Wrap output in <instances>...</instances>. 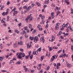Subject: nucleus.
<instances>
[{
    "label": "nucleus",
    "mask_w": 73,
    "mask_h": 73,
    "mask_svg": "<svg viewBox=\"0 0 73 73\" xmlns=\"http://www.w3.org/2000/svg\"><path fill=\"white\" fill-rule=\"evenodd\" d=\"M57 56H56V55H55L52 56V57L51 58L50 61L51 62H53L54 60V59L57 58Z\"/></svg>",
    "instance_id": "f257e3e1"
},
{
    "label": "nucleus",
    "mask_w": 73,
    "mask_h": 73,
    "mask_svg": "<svg viewBox=\"0 0 73 73\" xmlns=\"http://www.w3.org/2000/svg\"><path fill=\"white\" fill-rule=\"evenodd\" d=\"M34 40L35 42L36 43V42H37V41H38L39 39L38 36H36L34 38Z\"/></svg>",
    "instance_id": "f03ea898"
},
{
    "label": "nucleus",
    "mask_w": 73,
    "mask_h": 73,
    "mask_svg": "<svg viewBox=\"0 0 73 73\" xmlns=\"http://www.w3.org/2000/svg\"><path fill=\"white\" fill-rule=\"evenodd\" d=\"M41 41H43L42 43L44 44L45 42V39H44V36H42L40 38Z\"/></svg>",
    "instance_id": "7ed1b4c3"
},
{
    "label": "nucleus",
    "mask_w": 73,
    "mask_h": 73,
    "mask_svg": "<svg viewBox=\"0 0 73 73\" xmlns=\"http://www.w3.org/2000/svg\"><path fill=\"white\" fill-rule=\"evenodd\" d=\"M58 66H61V64H60V63H57V64L56 65V66H57L56 69H58L59 68Z\"/></svg>",
    "instance_id": "20e7f679"
},
{
    "label": "nucleus",
    "mask_w": 73,
    "mask_h": 73,
    "mask_svg": "<svg viewBox=\"0 0 73 73\" xmlns=\"http://www.w3.org/2000/svg\"><path fill=\"white\" fill-rule=\"evenodd\" d=\"M38 53V52H37V51H34L33 52V54L34 55H35V54H36V55H37Z\"/></svg>",
    "instance_id": "39448f33"
},
{
    "label": "nucleus",
    "mask_w": 73,
    "mask_h": 73,
    "mask_svg": "<svg viewBox=\"0 0 73 73\" xmlns=\"http://www.w3.org/2000/svg\"><path fill=\"white\" fill-rule=\"evenodd\" d=\"M65 54H66V53H65L64 54H61L60 56V57H65Z\"/></svg>",
    "instance_id": "423d86ee"
},
{
    "label": "nucleus",
    "mask_w": 73,
    "mask_h": 73,
    "mask_svg": "<svg viewBox=\"0 0 73 73\" xmlns=\"http://www.w3.org/2000/svg\"><path fill=\"white\" fill-rule=\"evenodd\" d=\"M21 35H24V34H26V32L24 31L21 32Z\"/></svg>",
    "instance_id": "0eeeda50"
},
{
    "label": "nucleus",
    "mask_w": 73,
    "mask_h": 73,
    "mask_svg": "<svg viewBox=\"0 0 73 73\" xmlns=\"http://www.w3.org/2000/svg\"><path fill=\"white\" fill-rule=\"evenodd\" d=\"M22 56L23 57H24V56H25V57H26V58L27 59H28V56H25V54L23 53L22 54Z\"/></svg>",
    "instance_id": "6e6552de"
},
{
    "label": "nucleus",
    "mask_w": 73,
    "mask_h": 73,
    "mask_svg": "<svg viewBox=\"0 0 73 73\" xmlns=\"http://www.w3.org/2000/svg\"><path fill=\"white\" fill-rule=\"evenodd\" d=\"M29 39L31 41H33V40H34V37H33V36H30L29 37Z\"/></svg>",
    "instance_id": "1a4fd4ad"
},
{
    "label": "nucleus",
    "mask_w": 73,
    "mask_h": 73,
    "mask_svg": "<svg viewBox=\"0 0 73 73\" xmlns=\"http://www.w3.org/2000/svg\"><path fill=\"white\" fill-rule=\"evenodd\" d=\"M23 67L24 69H25V71L27 72V71H28V68H26V66H23Z\"/></svg>",
    "instance_id": "9d476101"
},
{
    "label": "nucleus",
    "mask_w": 73,
    "mask_h": 73,
    "mask_svg": "<svg viewBox=\"0 0 73 73\" xmlns=\"http://www.w3.org/2000/svg\"><path fill=\"white\" fill-rule=\"evenodd\" d=\"M31 46H32V44H28V48H30Z\"/></svg>",
    "instance_id": "9b49d317"
},
{
    "label": "nucleus",
    "mask_w": 73,
    "mask_h": 73,
    "mask_svg": "<svg viewBox=\"0 0 73 73\" xmlns=\"http://www.w3.org/2000/svg\"><path fill=\"white\" fill-rule=\"evenodd\" d=\"M44 56H42L40 57V60L42 61L43 60V59H44Z\"/></svg>",
    "instance_id": "f8f14e48"
},
{
    "label": "nucleus",
    "mask_w": 73,
    "mask_h": 73,
    "mask_svg": "<svg viewBox=\"0 0 73 73\" xmlns=\"http://www.w3.org/2000/svg\"><path fill=\"white\" fill-rule=\"evenodd\" d=\"M49 0H48L47 1H46L45 2V4H49Z\"/></svg>",
    "instance_id": "ddd939ff"
},
{
    "label": "nucleus",
    "mask_w": 73,
    "mask_h": 73,
    "mask_svg": "<svg viewBox=\"0 0 73 73\" xmlns=\"http://www.w3.org/2000/svg\"><path fill=\"white\" fill-rule=\"evenodd\" d=\"M69 29L71 31V32H73V29H72V28H71V26H69Z\"/></svg>",
    "instance_id": "4468645a"
},
{
    "label": "nucleus",
    "mask_w": 73,
    "mask_h": 73,
    "mask_svg": "<svg viewBox=\"0 0 73 73\" xmlns=\"http://www.w3.org/2000/svg\"><path fill=\"white\" fill-rule=\"evenodd\" d=\"M41 47H40V48H39L38 49H37V51H38V52H41Z\"/></svg>",
    "instance_id": "2eb2a0df"
},
{
    "label": "nucleus",
    "mask_w": 73,
    "mask_h": 73,
    "mask_svg": "<svg viewBox=\"0 0 73 73\" xmlns=\"http://www.w3.org/2000/svg\"><path fill=\"white\" fill-rule=\"evenodd\" d=\"M17 64H21V61L20 60H19L18 62L16 63Z\"/></svg>",
    "instance_id": "dca6fc26"
},
{
    "label": "nucleus",
    "mask_w": 73,
    "mask_h": 73,
    "mask_svg": "<svg viewBox=\"0 0 73 73\" xmlns=\"http://www.w3.org/2000/svg\"><path fill=\"white\" fill-rule=\"evenodd\" d=\"M18 58L19 59H21L22 58V56H18Z\"/></svg>",
    "instance_id": "f3484780"
},
{
    "label": "nucleus",
    "mask_w": 73,
    "mask_h": 73,
    "mask_svg": "<svg viewBox=\"0 0 73 73\" xmlns=\"http://www.w3.org/2000/svg\"><path fill=\"white\" fill-rule=\"evenodd\" d=\"M14 31H15V32H16V33H19L20 32L19 31H18L17 30H15Z\"/></svg>",
    "instance_id": "a211bd4d"
},
{
    "label": "nucleus",
    "mask_w": 73,
    "mask_h": 73,
    "mask_svg": "<svg viewBox=\"0 0 73 73\" xmlns=\"http://www.w3.org/2000/svg\"><path fill=\"white\" fill-rule=\"evenodd\" d=\"M33 57V54H31V56H30V59L31 60H32V59Z\"/></svg>",
    "instance_id": "6ab92c4d"
},
{
    "label": "nucleus",
    "mask_w": 73,
    "mask_h": 73,
    "mask_svg": "<svg viewBox=\"0 0 73 73\" xmlns=\"http://www.w3.org/2000/svg\"><path fill=\"white\" fill-rule=\"evenodd\" d=\"M63 33L64 35V36H68V35H69V33H66L65 34V32H64Z\"/></svg>",
    "instance_id": "aec40b11"
},
{
    "label": "nucleus",
    "mask_w": 73,
    "mask_h": 73,
    "mask_svg": "<svg viewBox=\"0 0 73 73\" xmlns=\"http://www.w3.org/2000/svg\"><path fill=\"white\" fill-rule=\"evenodd\" d=\"M14 48H17V44L16 43H15L14 44Z\"/></svg>",
    "instance_id": "412c9836"
},
{
    "label": "nucleus",
    "mask_w": 73,
    "mask_h": 73,
    "mask_svg": "<svg viewBox=\"0 0 73 73\" xmlns=\"http://www.w3.org/2000/svg\"><path fill=\"white\" fill-rule=\"evenodd\" d=\"M36 4L37 5L38 7H39L40 6V3L38 2H36Z\"/></svg>",
    "instance_id": "4be33fe9"
},
{
    "label": "nucleus",
    "mask_w": 73,
    "mask_h": 73,
    "mask_svg": "<svg viewBox=\"0 0 73 73\" xmlns=\"http://www.w3.org/2000/svg\"><path fill=\"white\" fill-rule=\"evenodd\" d=\"M67 66H68V68H70V67H71V64H68Z\"/></svg>",
    "instance_id": "5701e85b"
},
{
    "label": "nucleus",
    "mask_w": 73,
    "mask_h": 73,
    "mask_svg": "<svg viewBox=\"0 0 73 73\" xmlns=\"http://www.w3.org/2000/svg\"><path fill=\"white\" fill-rule=\"evenodd\" d=\"M31 9V6H29L28 7V11H29V10H30V9Z\"/></svg>",
    "instance_id": "b1692460"
},
{
    "label": "nucleus",
    "mask_w": 73,
    "mask_h": 73,
    "mask_svg": "<svg viewBox=\"0 0 73 73\" xmlns=\"http://www.w3.org/2000/svg\"><path fill=\"white\" fill-rule=\"evenodd\" d=\"M65 3H66L68 5H69V2H68V1H66V0H65Z\"/></svg>",
    "instance_id": "393cba45"
},
{
    "label": "nucleus",
    "mask_w": 73,
    "mask_h": 73,
    "mask_svg": "<svg viewBox=\"0 0 73 73\" xmlns=\"http://www.w3.org/2000/svg\"><path fill=\"white\" fill-rule=\"evenodd\" d=\"M32 53V52L31 51H29V56H31V54Z\"/></svg>",
    "instance_id": "a878e982"
},
{
    "label": "nucleus",
    "mask_w": 73,
    "mask_h": 73,
    "mask_svg": "<svg viewBox=\"0 0 73 73\" xmlns=\"http://www.w3.org/2000/svg\"><path fill=\"white\" fill-rule=\"evenodd\" d=\"M60 23H56V26H58V27H59V26H60Z\"/></svg>",
    "instance_id": "bb28decb"
},
{
    "label": "nucleus",
    "mask_w": 73,
    "mask_h": 73,
    "mask_svg": "<svg viewBox=\"0 0 73 73\" xmlns=\"http://www.w3.org/2000/svg\"><path fill=\"white\" fill-rule=\"evenodd\" d=\"M35 3H33L31 4V7H33L35 6Z\"/></svg>",
    "instance_id": "cd10ccee"
},
{
    "label": "nucleus",
    "mask_w": 73,
    "mask_h": 73,
    "mask_svg": "<svg viewBox=\"0 0 73 73\" xmlns=\"http://www.w3.org/2000/svg\"><path fill=\"white\" fill-rule=\"evenodd\" d=\"M55 29L56 30H58L59 29V27L58 26H56L55 27Z\"/></svg>",
    "instance_id": "c85d7f7f"
},
{
    "label": "nucleus",
    "mask_w": 73,
    "mask_h": 73,
    "mask_svg": "<svg viewBox=\"0 0 73 73\" xmlns=\"http://www.w3.org/2000/svg\"><path fill=\"white\" fill-rule=\"evenodd\" d=\"M58 34L60 35H61V34H62V32L61 31H60L59 32Z\"/></svg>",
    "instance_id": "c756f323"
},
{
    "label": "nucleus",
    "mask_w": 73,
    "mask_h": 73,
    "mask_svg": "<svg viewBox=\"0 0 73 73\" xmlns=\"http://www.w3.org/2000/svg\"><path fill=\"white\" fill-rule=\"evenodd\" d=\"M44 19H45V17H44V16H42L41 17V19L42 20H44Z\"/></svg>",
    "instance_id": "7c9ffc66"
},
{
    "label": "nucleus",
    "mask_w": 73,
    "mask_h": 73,
    "mask_svg": "<svg viewBox=\"0 0 73 73\" xmlns=\"http://www.w3.org/2000/svg\"><path fill=\"white\" fill-rule=\"evenodd\" d=\"M49 51H51V50H52V48L51 47H50L49 48Z\"/></svg>",
    "instance_id": "2f4dec72"
},
{
    "label": "nucleus",
    "mask_w": 73,
    "mask_h": 73,
    "mask_svg": "<svg viewBox=\"0 0 73 73\" xmlns=\"http://www.w3.org/2000/svg\"><path fill=\"white\" fill-rule=\"evenodd\" d=\"M1 22L2 23H5V22L3 21V20H1Z\"/></svg>",
    "instance_id": "473e14b6"
},
{
    "label": "nucleus",
    "mask_w": 73,
    "mask_h": 73,
    "mask_svg": "<svg viewBox=\"0 0 73 73\" xmlns=\"http://www.w3.org/2000/svg\"><path fill=\"white\" fill-rule=\"evenodd\" d=\"M65 23H64L62 25V27L63 28H65Z\"/></svg>",
    "instance_id": "72a5a7b5"
},
{
    "label": "nucleus",
    "mask_w": 73,
    "mask_h": 73,
    "mask_svg": "<svg viewBox=\"0 0 73 73\" xmlns=\"http://www.w3.org/2000/svg\"><path fill=\"white\" fill-rule=\"evenodd\" d=\"M68 24H69V23H68L67 24H66L65 25V27H66V28H67V27H68Z\"/></svg>",
    "instance_id": "f704fd0d"
},
{
    "label": "nucleus",
    "mask_w": 73,
    "mask_h": 73,
    "mask_svg": "<svg viewBox=\"0 0 73 73\" xmlns=\"http://www.w3.org/2000/svg\"><path fill=\"white\" fill-rule=\"evenodd\" d=\"M62 51V50H60L58 51V54H59V53H61V52Z\"/></svg>",
    "instance_id": "c9c22d12"
},
{
    "label": "nucleus",
    "mask_w": 73,
    "mask_h": 73,
    "mask_svg": "<svg viewBox=\"0 0 73 73\" xmlns=\"http://www.w3.org/2000/svg\"><path fill=\"white\" fill-rule=\"evenodd\" d=\"M1 71L2 72H7V71L6 70H1Z\"/></svg>",
    "instance_id": "e433bc0d"
},
{
    "label": "nucleus",
    "mask_w": 73,
    "mask_h": 73,
    "mask_svg": "<svg viewBox=\"0 0 73 73\" xmlns=\"http://www.w3.org/2000/svg\"><path fill=\"white\" fill-rule=\"evenodd\" d=\"M4 6H2L1 8V10H3V8H4Z\"/></svg>",
    "instance_id": "4c0bfd02"
},
{
    "label": "nucleus",
    "mask_w": 73,
    "mask_h": 73,
    "mask_svg": "<svg viewBox=\"0 0 73 73\" xmlns=\"http://www.w3.org/2000/svg\"><path fill=\"white\" fill-rule=\"evenodd\" d=\"M56 9H57L58 11H59V10H60V7L59 8V9H58V7L57 6L56 7Z\"/></svg>",
    "instance_id": "58836bf2"
},
{
    "label": "nucleus",
    "mask_w": 73,
    "mask_h": 73,
    "mask_svg": "<svg viewBox=\"0 0 73 73\" xmlns=\"http://www.w3.org/2000/svg\"><path fill=\"white\" fill-rule=\"evenodd\" d=\"M53 49H58V47H56L55 46H54L53 47Z\"/></svg>",
    "instance_id": "ea45409f"
},
{
    "label": "nucleus",
    "mask_w": 73,
    "mask_h": 73,
    "mask_svg": "<svg viewBox=\"0 0 73 73\" xmlns=\"http://www.w3.org/2000/svg\"><path fill=\"white\" fill-rule=\"evenodd\" d=\"M5 12H3L2 13L3 16H5Z\"/></svg>",
    "instance_id": "a19ab883"
},
{
    "label": "nucleus",
    "mask_w": 73,
    "mask_h": 73,
    "mask_svg": "<svg viewBox=\"0 0 73 73\" xmlns=\"http://www.w3.org/2000/svg\"><path fill=\"white\" fill-rule=\"evenodd\" d=\"M20 50L21 52H23L24 51V49H22V48H20Z\"/></svg>",
    "instance_id": "79ce46f5"
},
{
    "label": "nucleus",
    "mask_w": 73,
    "mask_h": 73,
    "mask_svg": "<svg viewBox=\"0 0 73 73\" xmlns=\"http://www.w3.org/2000/svg\"><path fill=\"white\" fill-rule=\"evenodd\" d=\"M13 60H16V59L15 58H13L12 60H11V61H13Z\"/></svg>",
    "instance_id": "37998d69"
},
{
    "label": "nucleus",
    "mask_w": 73,
    "mask_h": 73,
    "mask_svg": "<svg viewBox=\"0 0 73 73\" xmlns=\"http://www.w3.org/2000/svg\"><path fill=\"white\" fill-rule=\"evenodd\" d=\"M69 41V39H67L66 42V44H68V42Z\"/></svg>",
    "instance_id": "c03bdc74"
},
{
    "label": "nucleus",
    "mask_w": 73,
    "mask_h": 73,
    "mask_svg": "<svg viewBox=\"0 0 73 73\" xmlns=\"http://www.w3.org/2000/svg\"><path fill=\"white\" fill-rule=\"evenodd\" d=\"M9 16H7V21H9Z\"/></svg>",
    "instance_id": "a18cd8bd"
},
{
    "label": "nucleus",
    "mask_w": 73,
    "mask_h": 73,
    "mask_svg": "<svg viewBox=\"0 0 73 73\" xmlns=\"http://www.w3.org/2000/svg\"><path fill=\"white\" fill-rule=\"evenodd\" d=\"M37 69L38 70H40V69H41V67H40L39 68L38 67H37Z\"/></svg>",
    "instance_id": "49530a36"
},
{
    "label": "nucleus",
    "mask_w": 73,
    "mask_h": 73,
    "mask_svg": "<svg viewBox=\"0 0 73 73\" xmlns=\"http://www.w3.org/2000/svg\"><path fill=\"white\" fill-rule=\"evenodd\" d=\"M38 29H39V30H40V31H42V28H39Z\"/></svg>",
    "instance_id": "de8ad7c7"
},
{
    "label": "nucleus",
    "mask_w": 73,
    "mask_h": 73,
    "mask_svg": "<svg viewBox=\"0 0 73 73\" xmlns=\"http://www.w3.org/2000/svg\"><path fill=\"white\" fill-rule=\"evenodd\" d=\"M21 25H22V24H21V23H19L18 24V25L19 26H21Z\"/></svg>",
    "instance_id": "09e8293b"
},
{
    "label": "nucleus",
    "mask_w": 73,
    "mask_h": 73,
    "mask_svg": "<svg viewBox=\"0 0 73 73\" xmlns=\"http://www.w3.org/2000/svg\"><path fill=\"white\" fill-rule=\"evenodd\" d=\"M16 9V8H14L12 11V12H13L14 11H15V9Z\"/></svg>",
    "instance_id": "8fccbe9b"
},
{
    "label": "nucleus",
    "mask_w": 73,
    "mask_h": 73,
    "mask_svg": "<svg viewBox=\"0 0 73 73\" xmlns=\"http://www.w3.org/2000/svg\"><path fill=\"white\" fill-rule=\"evenodd\" d=\"M48 24H47L46 25V28H48Z\"/></svg>",
    "instance_id": "3c124183"
},
{
    "label": "nucleus",
    "mask_w": 73,
    "mask_h": 73,
    "mask_svg": "<svg viewBox=\"0 0 73 73\" xmlns=\"http://www.w3.org/2000/svg\"><path fill=\"white\" fill-rule=\"evenodd\" d=\"M27 7L26 6H25L23 7L24 9H27Z\"/></svg>",
    "instance_id": "603ef678"
},
{
    "label": "nucleus",
    "mask_w": 73,
    "mask_h": 73,
    "mask_svg": "<svg viewBox=\"0 0 73 73\" xmlns=\"http://www.w3.org/2000/svg\"><path fill=\"white\" fill-rule=\"evenodd\" d=\"M50 68V67L49 66H48L47 68H46V69H47V70H49V69Z\"/></svg>",
    "instance_id": "864d4df0"
},
{
    "label": "nucleus",
    "mask_w": 73,
    "mask_h": 73,
    "mask_svg": "<svg viewBox=\"0 0 73 73\" xmlns=\"http://www.w3.org/2000/svg\"><path fill=\"white\" fill-rule=\"evenodd\" d=\"M54 13L53 12H52L51 13V15H54Z\"/></svg>",
    "instance_id": "5fc2aeb1"
},
{
    "label": "nucleus",
    "mask_w": 73,
    "mask_h": 73,
    "mask_svg": "<svg viewBox=\"0 0 73 73\" xmlns=\"http://www.w3.org/2000/svg\"><path fill=\"white\" fill-rule=\"evenodd\" d=\"M51 17L52 18H53V19H54V15H52Z\"/></svg>",
    "instance_id": "6e6d98bb"
},
{
    "label": "nucleus",
    "mask_w": 73,
    "mask_h": 73,
    "mask_svg": "<svg viewBox=\"0 0 73 73\" xmlns=\"http://www.w3.org/2000/svg\"><path fill=\"white\" fill-rule=\"evenodd\" d=\"M31 27H32V26L30 24L29 25V28H31Z\"/></svg>",
    "instance_id": "4d7b16f0"
},
{
    "label": "nucleus",
    "mask_w": 73,
    "mask_h": 73,
    "mask_svg": "<svg viewBox=\"0 0 73 73\" xmlns=\"http://www.w3.org/2000/svg\"><path fill=\"white\" fill-rule=\"evenodd\" d=\"M52 6H53V7H55L56 6V5H55L53 4H52Z\"/></svg>",
    "instance_id": "13d9d810"
},
{
    "label": "nucleus",
    "mask_w": 73,
    "mask_h": 73,
    "mask_svg": "<svg viewBox=\"0 0 73 73\" xmlns=\"http://www.w3.org/2000/svg\"><path fill=\"white\" fill-rule=\"evenodd\" d=\"M0 60L1 61H2L3 60V58L1 57H0Z\"/></svg>",
    "instance_id": "bf43d9fd"
},
{
    "label": "nucleus",
    "mask_w": 73,
    "mask_h": 73,
    "mask_svg": "<svg viewBox=\"0 0 73 73\" xmlns=\"http://www.w3.org/2000/svg\"><path fill=\"white\" fill-rule=\"evenodd\" d=\"M33 32V33H36V30H34Z\"/></svg>",
    "instance_id": "052dcab7"
},
{
    "label": "nucleus",
    "mask_w": 73,
    "mask_h": 73,
    "mask_svg": "<svg viewBox=\"0 0 73 73\" xmlns=\"http://www.w3.org/2000/svg\"><path fill=\"white\" fill-rule=\"evenodd\" d=\"M59 14V13L57 12V13H56V16H58V15Z\"/></svg>",
    "instance_id": "680f3d73"
},
{
    "label": "nucleus",
    "mask_w": 73,
    "mask_h": 73,
    "mask_svg": "<svg viewBox=\"0 0 73 73\" xmlns=\"http://www.w3.org/2000/svg\"><path fill=\"white\" fill-rule=\"evenodd\" d=\"M44 10H45V8L43 9L42 10V12H44Z\"/></svg>",
    "instance_id": "e2e57ef3"
},
{
    "label": "nucleus",
    "mask_w": 73,
    "mask_h": 73,
    "mask_svg": "<svg viewBox=\"0 0 73 73\" xmlns=\"http://www.w3.org/2000/svg\"><path fill=\"white\" fill-rule=\"evenodd\" d=\"M60 38H61L62 39H64V37H63V36H60Z\"/></svg>",
    "instance_id": "0e129e2a"
},
{
    "label": "nucleus",
    "mask_w": 73,
    "mask_h": 73,
    "mask_svg": "<svg viewBox=\"0 0 73 73\" xmlns=\"http://www.w3.org/2000/svg\"><path fill=\"white\" fill-rule=\"evenodd\" d=\"M22 54V53L20 52L19 53L18 56H21Z\"/></svg>",
    "instance_id": "69168bd1"
},
{
    "label": "nucleus",
    "mask_w": 73,
    "mask_h": 73,
    "mask_svg": "<svg viewBox=\"0 0 73 73\" xmlns=\"http://www.w3.org/2000/svg\"><path fill=\"white\" fill-rule=\"evenodd\" d=\"M27 27H25V30H27Z\"/></svg>",
    "instance_id": "338daca9"
},
{
    "label": "nucleus",
    "mask_w": 73,
    "mask_h": 73,
    "mask_svg": "<svg viewBox=\"0 0 73 73\" xmlns=\"http://www.w3.org/2000/svg\"><path fill=\"white\" fill-rule=\"evenodd\" d=\"M71 49H73V45H72L71 47Z\"/></svg>",
    "instance_id": "774afa93"
}]
</instances>
